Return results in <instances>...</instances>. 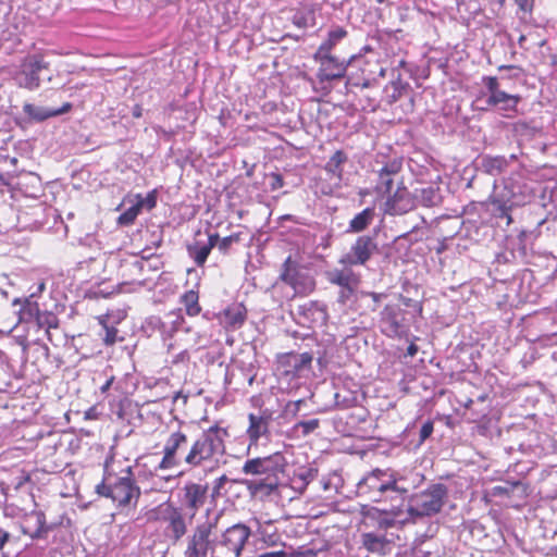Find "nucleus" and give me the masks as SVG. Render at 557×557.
Listing matches in <instances>:
<instances>
[{
	"mask_svg": "<svg viewBox=\"0 0 557 557\" xmlns=\"http://www.w3.org/2000/svg\"><path fill=\"white\" fill-rule=\"evenodd\" d=\"M239 242V234H232L230 236H226L224 238H220L219 237V242L216 244L218 246V249L222 252V253H227L231 246L234 244V243H238Z\"/></svg>",
	"mask_w": 557,
	"mask_h": 557,
	"instance_id": "nucleus-52",
	"label": "nucleus"
},
{
	"mask_svg": "<svg viewBox=\"0 0 557 557\" xmlns=\"http://www.w3.org/2000/svg\"><path fill=\"white\" fill-rule=\"evenodd\" d=\"M181 302L184 305L186 313L190 317L199 314L201 308L199 306L198 292L193 289L187 290L181 297Z\"/></svg>",
	"mask_w": 557,
	"mask_h": 557,
	"instance_id": "nucleus-38",
	"label": "nucleus"
},
{
	"mask_svg": "<svg viewBox=\"0 0 557 557\" xmlns=\"http://www.w3.org/2000/svg\"><path fill=\"white\" fill-rule=\"evenodd\" d=\"M162 319L161 317L151 315L146 319L144 323V330L149 335L152 336L153 334H159L160 327L162 326Z\"/></svg>",
	"mask_w": 557,
	"mask_h": 557,
	"instance_id": "nucleus-50",
	"label": "nucleus"
},
{
	"mask_svg": "<svg viewBox=\"0 0 557 557\" xmlns=\"http://www.w3.org/2000/svg\"><path fill=\"white\" fill-rule=\"evenodd\" d=\"M504 188L492 198L493 211L498 218H506L511 222L509 211L528 202L532 196V188L521 172H513L503 180Z\"/></svg>",
	"mask_w": 557,
	"mask_h": 557,
	"instance_id": "nucleus-4",
	"label": "nucleus"
},
{
	"mask_svg": "<svg viewBox=\"0 0 557 557\" xmlns=\"http://www.w3.org/2000/svg\"><path fill=\"white\" fill-rule=\"evenodd\" d=\"M295 315L297 323L307 327L322 326L329 318L326 306L318 300H308L297 306Z\"/></svg>",
	"mask_w": 557,
	"mask_h": 557,
	"instance_id": "nucleus-16",
	"label": "nucleus"
},
{
	"mask_svg": "<svg viewBox=\"0 0 557 557\" xmlns=\"http://www.w3.org/2000/svg\"><path fill=\"white\" fill-rule=\"evenodd\" d=\"M32 516L36 518L37 528H36V530L33 533L29 534V536L33 540L45 537V535L50 530L49 527H47V524H46V515H45V512L41 511V510L33 511Z\"/></svg>",
	"mask_w": 557,
	"mask_h": 557,
	"instance_id": "nucleus-42",
	"label": "nucleus"
},
{
	"mask_svg": "<svg viewBox=\"0 0 557 557\" xmlns=\"http://www.w3.org/2000/svg\"><path fill=\"white\" fill-rule=\"evenodd\" d=\"M185 324V319L181 312L171 311L162 319V326L160 327L159 335L163 341H168L173 335L182 330Z\"/></svg>",
	"mask_w": 557,
	"mask_h": 557,
	"instance_id": "nucleus-29",
	"label": "nucleus"
},
{
	"mask_svg": "<svg viewBox=\"0 0 557 557\" xmlns=\"http://www.w3.org/2000/svg\"><path fill=\"white\" fill-rule=\"evenodd\" d=\"M327 280L331 284L339 286V288L358 285L359 283L358 276L348 268L342 270L334 269L327 272Z\"/></svg>",
	"mask_w": 557,
	"mask_h": 557,
	"instance_id": "nucleus-31",
	"label": "nucleus"
},
{
	"mask_svg": "<svg viewBox=\"0 0 557 557\" xmlns=\"http://www.w3.org/2000/svg\"><path fill=\"white\" fill-rule=\"evenodd\" d=\"M36 293H32L29 297L23 300L22 308L20 310L21 320L25 322L33 321L36 315L41 311L39 305L34 300Z\"/></svg>",
	"mask_w": 557,
	"mask_h": 557,
	"instance_id": "nucleus-37",
	"label": "nucleus"
},
{
	"mask_svg": "<svg viewBox=\"0 0 557 557\" xmlns=\"http://www.w3.org/2000/svg\"><path fill=\"white\" fill-rule=\"evenodd\" d=\"M10 537L11 534L8 531L0 528V549L4 547V545L9 542Z\"/></svg>",
	"mask_w": 557,
	"mask_h": 557,
	"instance_id": "nucleus-60",
	"label": "nucleus"
},
{
	"mask_svg": "<svg viewBox=\"0 0 557 557\" xmlns=\"http://www.w3.org/2000/svg\"><path fill=\"white\" fill-rule=\"evenodd\" d=\"M34 321L40 329H45L48 336H50V329H57L59 326L58 317L50 311H40L35 317Z\"/></svg>",
	"mask_w": 557,
	"mask_h": 557,
	"instance_id": "nucleus-39",
	"label": "nucleus"
},
{
	"mask_svg": "<svg viewBox=\"0 0 557 557\" xmlns=\"http://www.w3.org/2000/svg\"><path fill=\"white\" fill-rule=\"evenodd\" d=\"M403 169V160L399 158L387 161L377 171L376 190L383 195H393V187L396 178Z\"/></svg>",
	"mask_w": 557,
	"mask_h": 557,
	"instance_id": "nucleus-17",
	"label": "nucleus"
},
{
	"mask_svg": "<svg viewBox=\"0 0 557 557\" xmlns=\"http://www.w3.org/2000/svg\"><path fill=\"white\" fill-rule=\"evenodd\" d=\"M387 206L395 214H403L416 207L414 196L411 197L406 187H398L393 195L387 198Z\"/></svg>",
	"mask_w": 557,
	"mask_h": 557,
	"instance_id": "nucleus-22",
	"label": "nucleus"
},
{
	"mask_svg": "<svg viewBox=\"0 0 557 557\" xmlns=\"http://www.w3.org/2000/svg\"><path fill=\"white\" fill-rule=\"evenodd\" d=\"M140 212L141 203L135 202L117 218V223L120 225L128 226L134 223Z\"/></svg>",
	"mask_w": 557,
	"mask_h": 557,
	"instance_id": "nucleus-43",
	"label": "nucleus"
},
{
	"mask_svg": "<svg viewBox=\"0 0 557 557\" xmlns=\"http://www.w3.org/2000/svg\"><path fill=\"white\" fill-rule=\"evenodd\" d=\"M392 479L394 483L391 484V491L383 492L380 496V503H389L388 511L394 516H403L405 512L407 513V505L411 495L409 494V488L403 484L404 478L396 471Z\"/></svg>",
	"mask_w": 557,
	"mask_h": 557,
	"instance_id": "nucleus-13",
	"label": "nucleus"
},
{
	"mask_svg": "<svg viewBox=\"0 0 557 557\" xmlns=\"http://www.w3.org/2000/svg\"><path fill=\"white\" fill-rule=\"evenodd\" d=\"M249 426L247 429V436L249 440L248 448L252 446H257L259 440L270 437V423H271V413L268 411H263L260 414L249 413L248 414Z\"/></svg>",
	"mask_w": 557,
	"mask_h": 557,
	"instance_id": "nucleus-18",
	"label": "nucleus"
},
{
	"mask_svg": "<svg viewBox=\"0 0 557 557\" xmlns=\"http://www.w3.org/2000/svg\"><path fill=\"white\" fill-rule=\"evenodd\" d=\"M246 315V308L242 304H234L221 312L220 321L225 327L237 330L244 324Z\"/></svg>",
	"mask_w": 557,
	"mask_h": 557,
	"instance_id": "nucleus-26",
	"label": "nucleus"
},
{
	"mask_svg": "<svg viewBox=\"0 0 557 557\" xmlns=\"http://www.w3.org/2000/svg\"><path fill=\"white\" fill-rule=\"evenodd\" d=\"M136 202L141 203V209L147 208L148 210L153 209L157 206V194L156 190L148 193L146 197H143L140 194L136 195Z\"/></svg>",
	"mask_w": 557,
	"mask_h": 557,
	"instance_id": "nucleus-51",
	"label": "nucleus"
},
{
	"mask_svg": "<svg viewBox=\"0 0 557 557\" xmlns=\"http://www.w3.org/2000/svg\"><path fill=\"white\" fill-rule=\"evenodd\" d=\"M433 431H434L433 421H431V420L425 421L420 429L418 445L423 444L432 435Z\"/></svg>",
	"mask_w": 557,
	"mask_h": 557,
	"instance_id": "nucleus-53",
	"label": "nucleus"
},
{
	"mask_svg": "<svg viewBox=\"0 0 557 557\" xmlns=\"http://www.w3.org/2000/svg\"><path fill=\"white\" fill-rule=\"evenodd\" d=\"M418 352V346L413 343H411L408 347H407V356H410V357H413L416 356V354Z\"/></svg>",
	"mask_w": 557,
	"mask_h": 557,
	"instance_id": "nucleus-64",
	"label": "nucleus"
},
{
	"mask_svg": "<svg viewBox=\"0 0 557 557\" xmlns=\"http://www.w3.org/2000/svg\"><path fill=\"white\" fill-rule=\"evenodd\" d=\"M375 210L374 208H366L361 212L357 213L349 222L347 232L360 233L364 231L374 220Z\"/></svg>",
	"mask_w": 557,
	"mask_h": 557,
	"instance_id": "nucleus-34",
	"label": "nucleus"
},
{
	"mask_svg": "<svg viewBox=\"0 0 557 557\" xmlns=\"http://www.w3.org/2000/svg\"><path fill=\"white\" fill-rule=\"evenodd\" d=\"M362 515L376 520L377 527L383 530L393 528L401 516H394L388 508L379 509L375 507H363Z\"/></svg>",
	"mask_w": 557,
	"mask_h": 557,
	"instance_id": "nucleus-28",
	"label": "nucleus"
},
{
	"mask_svg": "<svg viewBox=\"0 0 557 557\" xmlns=\"http://www.w3.org/2000/svg\"><path fill=\"white\" fill-rule=\"evenodd\" d=\"M394 472L392 469L375 468L371 470L357 483L358 495L374 503H380V496L383 492L391 491V484L394 483L392 479Z\"/></svg>",
	"mask_w": 557,
	"mask_h": 557,
	"instance_id": "nucleus-10",
	"label": "nucleus"
},
{
	"mask_svg": "<svg viewBox=\"0 0 557 557\" xmlns=\"http://www.w3.org/2000/svg\"><path fill=\"white\" fill-rule=\"evenodd\" d=\"M96 493L99 496L110 498L119 513L135 509L141 495L132 467L122 469L120 473L106 469L102 481L96 485Z\"/></svg>",
	"mask_w": 557,
	"mask_h": 557,
	"instance_id": "nucleus-2",
	"label": "nucleus"
},
{
	"mask_svg": "<svg viewBox=\"0 0 557 557\" xmlns=\"http://www.w3.org/2000/svg\"><path fill=\"white\" fill-rule=\"evenodd\" d=\"M187 434L182 430L172 432L163 446V457L158 466L161 470L178 467L184 462L178 456V451L187 446Z\"/></svg>",
	"mask_w": 557,
	"mask_h": 557,
	"instance_id": "nucleus-15",
	"label": "nucleus"
},
{
	"mask_svg": "<svg viewBox=\"0 0 557 557\" xmlns=\"http://www.w3.org/2000/svg\"><path fill=\"white\" fill-rule=\"evenodd\" d=\"M448 487L443 483H433L425 490L412 494L407 505L408 518L400 521L405 522L409 519L416 521L424 517H432L441 512L448 499Z\"/></svg>",
	"mask_w": 557,
	"mask_h": 557,
	"instance_id": "nucleus-6",
	"label": "nucleus"
},
{
	"mask_svg": "<svg viewBox=\"0 0 557 557\" xmlns=\"http://www.w3.org/2000/svg\"><path fill=\"white\" fill-rule=\"evenodd\" d=\"M72 109L70 102H65L59 109H50L45 107H38L33 103H24L23 112L33 121L44 122L50 117L59 116L67 113Z\"/></svg>",
	"mask_w": 557,
	"mask_h": 557,
	"instance_id": "nucleus-23",
	"label": "nucleus"
},
{
	"mask_svg": "<svg viewBox=\"0 0 557 557\" xmlns=\"http://www.w3.org/2000/svg\"><path fill=\"white\" fill-rule=\"evenodd\" d=\"M348 161V156L343 150H336L324 165L325 172L331 180H335V186L341 187L344 178V164Z\"/></svg>",
	"mask_w": 557,
	"mask_h": 557,
	"instance_id": "nucleus-25",
	"label": "nucleus"
},
{
	"mask_svg": "<svg viewBox=\"0 0 557 557\" xmlns=\"http://www.w3.org/2000/svg\"><path fill=\"white\" fill-rule=\"evenodd\" d=\"M114 382V376L111 375L110 377L107 379V381L100 386V392L102 394H106L112 386Z\"/></svg>",
	"mask_w": 557,
	"mask_h": 557,
	"instance_id": "nucleus-62",
	"label": "nucleus"
},
{
	"mask_svg": "<svg viewBox=\"0 0 557 557\" xmlns=\"http://www.w3.org/2000/svg\"><path fill=\"white\" fill-rule=\"evenodd\" d=\"M535 0H515L519 9L524 13H531L534 7Z\"/></svg>",
	"mask_w": 557,
	"mask_h": 557,
	"instance_id": "nucleus-58",
	"label": "nucleus"
},
{
	"mask_svg": "<svg viewBox=\"0 0 557 557\" xmlns=\"http://www.w3.org/2000/svg\"><path fill=\"white\" fill-rule=\"evenodd\" d=\"M359 296H360V299L370 297L371 298V304H369L367 306V308L371 312H375L379 309L381 301L386 297V294L361 290V292H359Z\"/></svg>",
	"mask_w": 557,
	"mask_h": 557,
	"instance_id": "nucleus-47",
	"label": "nucleus"
},
{
	"mask_svg": "<svg viewBox=\"0 0 557 557\" xmlns=\"http://www.w3.org/2000/svg\"><path fill=\"white\" fill-rule=\"evenodd\" d=\"M516 160V154L509 157L485 154L481 157L480 169L491 176H498L508 169L510 162Z\"/></svg>",
	"mask_w": 557,
	"mask_h": 557,
	"instance_id": "nucleus-21",
	"label": "nucleus"
},
{
	"mask_svg": "<svg viewBox=\"0 0 557 557\" xmlns=\"http://www.w3.org/2000/svg\"><path fill=\"white\" fill-rule=\"evenodd\" d=\"M251 530L244 523L228 527L213 540L212 557H240Z\"/></svg>",
	"mask_w": 557,
	"mask_h": 557,
	"instance_id": "nucleus-8",
	"label": "nucleus"
},
{
	"mask_svg": "<svg viewBox=\"0 0 557 557\" xmlns=\"http://www.w3.org/2000/svg\"><path fill=\"white\" fill-rule=\"evenodd\" d=\"M482 84L485 90L481 92V98L486 109L497 110L505 117H511L518 112V104L522 100L520 95L509 94L502 89L500 82L496 76H483Z\"/></svg>",
	"mask_w": 557,
	"mask_h": 557,
	"instance_id": "nucleus-7",
	"label": "nucleus"
},
{
	"mask_svg": "<svg viewBox=\"0 0 557 557\" xmlns=\"http://www.w3.org/2000/svg\"><path fill=\"white\" fill-rule=\"evenodd\" d=\"M363 547L370 552L380 555L385 554V549L388 546V541L383 535L369 532L361 535Z\"/></svg>",
	"mask_w": 557,
	"mask_h": 557,
	"instance_id": "nucleus-35",
	"label": "nucleus"
},
{
	"mask_svg": "<svg viewBox=\"0 0 557 557\" xmlns=\"http://www.w3.org/2000/svg\"><path fill=\"white\" fill-rule=\"evenodd\" d=\"M389 88L392 92L387 95V102L393 104L401 98L403 94L409 88V84L397 78L391 82V84L385 87V90L388 91Z\"/></svg>",
	"mask_w": 557,
	"mask_h": 557,
	"instance_id": "nucleus-40",
	"label": "nucleus"
},
{
	"mask_svg": "<svg viewBox=\"0 0 557 557\" xmlns=\"http://www.w3.org/2000/svg\"><path fill=\"white\" fill-rule=\"evenodd\" d=\"M356 287L357 285L341 287L337 296L338 304L348 306L356 300H360L359 292L356 290Z\"/></svg>",
	"mask_w": 557,
	"mask_h": 557,
	"instance_id": "nucleus-41",
	"label": "nucleus"
},
{
	"mask_svg": "<svg viewBox=\"0 0 557 557\" xmlns=\"http://www.w3.org/2000/svg\"><path fill=\"white\" fill-rule=\"evenodd\" d=\"M293 288L296 293L308 294L315 288V282L311 276L302 274L301 278H299L298 286H293Z\"/></svg>",
	"mask_w": 557,
	"mask_h": 557,
	"instance_id": "nucleus-48",
	"label": "nucleus"
},
{
	"mask_svg": "<svg viewBox=\"0 0 557 557\" xmlns=\"http://www.w3.org/2000/svg\"><path fill=\"white\" fill-rule=\"evenodd\" d=\"M227 436L226 429L219 425L205 430L183 458L184 463L190 468H209L210 470L219 468L223 463Z\"/></svg>",
	"mask_w": 557,
	"mask_h": 557,
	"instance_id": "nucleus-3",
	"label": "nucleus"
},
{
	"mask_svg": "<svg viewBox=\"0 0 557 557\" xmlns=\"http://www.w3.org/2000/svg\"><path fill=\"white\" fill-rule=\"evenodd\" d=\"M414 199L417 203L423 207H436L442 202V195L440 188L428 186L423 188H417L414 190Z\"/></svg>",
	"mask_w": 557,
	"mask_h": 557,
	"instance_id": "nucleus-30",
	"label": "nucleus"
},
{
	"mask_svg": "<svg viewBox=\"0 0 557 557\" xmlns=\"http://www.w3.org/2000/svg\"><path fill=\"white\" fill-rule=\"evenodd\" d=\"M347 70V63L338 61L335 57L322 63L318 71V78L320 82H331L343 78Z\"/></svg>",
	"mask_w": 557,
	"mask_h": 557,
	"instance_id": "nucleus-27",
	"label": "nucleus"
},
{
	"mask_svg": "<svg viewBox=\"0 0 557 557\" xmlns=\"http://www.w3.org/2000/svg\"><path fill=\"white\" fill-rule=\"evenodd\" d=\"M301 273L298 270L297 263L292 260V257H287L282 265L281 280L293 286H298L299 278H301Z\"/></svg>",
	"mask_w": 557,
	"mask_h": 557,
	"instance_id": "nucleus-36",
	"label": "nucleus"
},
{
	"mask_svg": "<svg viewBox=\"0 0 557 557\" xmlns=\"http://www.w3.org/2000/svg\"><path fill=\"white\" fill-rule=\"evenodd\" d=\"M403 302L406 307H414L419 312L422 311V306L419 302H413L412 299L403 297Z\"/></svg>",
	"mask_w": 557,
	"mask_h": 557,
	"instance_id": "nucleus-61",
	"label": "nucleus"
},
{
	"mask_svg": "<svg viewBox=\"0 0 557 557\" xmlns=\"http://www.w3.org/2000/svg\"><path fill=\"white\" fill-rule=\"evenodd\" d=\"M184 491V504L186 509L191 513L189 520H193L196 512L205 505L208 497L209 486L208 484H200L195 482L186 483L183 487Z\"/></svg>",
	"mask_w": 557,
	"mask_h": 557,
	"instance_id": "nucleus-19",
	"label": "nucleus"
},
{
	"mask_svg": "<svg viewBox=\"0 0 557 557\" xmlns=\"http://www.w3.org/2000/svg\"><path fill=\"white\" fill-rule=\"evenodd\" d=\"M259 557H288V555L284 550H277L261 554Z\"/></svg>",
	"mask_w": 557,
	"mask_h": 557,
	"instance_id": "nucleus-63",
	"label": "nucleus"
},
{
	"mask_svg": "<svg viewBox=\"0 0 557 557\" xmlns=\"http://www.w3.org/2000/svg\"><path fill=\"white\" fill-rule=\"evenodd\" d=\"M286 466L287 460L281 451L246 460L242 471L256 476L245 482L247 490L252 495H271L280 486Z\"/></svg>",
	"mask_w": 557,
	"mask_h": 557,
	"instance_id": "nucleus-1",
	"label": "nucleus"
},
{
	"mask_svg": "<svg viewBox=\"0 0 557 557\" xmlns=\"http://www.w3.org/2000/svg\"><path fill=\"white\" fill-rule=\"evenodd\" d=\"M405 310L397 304H387L380 312L379 327L388 337H399L406 331Z\"/></svg>",
	"mask_w": 557,
	"mask_h": 557,
	"instance_id": "nucleus-14",
	"label": "nucleus"
},
{
	"mask_svg": "<svg viewBox=\"0 0 557 557\" xmlns=\"http://www.w3.org/2000/svg\"><path fill=\"white\" fill-rule=\"evenodd\" d=\"M347 36V30L341 26L331 29L327 38L322 42L330 51Z\"/></svg>",
	"mask_w": 557,
	"mask_h": 557,
	"instance_id": "nucleus-44",
	"label": "nucleus"
},
{
	"mask_svg": "<svg viewBox=\"0 0 557 557\" xmlns=\"http://www.w3.org/2000/svg\"><path fill=\"white\" fill-rule=\"evenodd\" d=\"M494 497H519L525 498L529 495V485L523 481H505L504 485H495L491 488Z\"/></svg>",
	"mask_w": 557,
	"mask_h": 557,
	"instance_id": "nucleus-24",
	"label": "nucleus"
},
{
	"mask_svg": "<svg viewBox=\"0 0 557 557\" xmlns=\"http://www.w3.org/2000/svg\"><path fill=\"white\" fill-rule=\"evenodd\" d=\"M220 518L221 513H218L195 527L187 537L184 557H207L209 552L212 554L213 540H210V535L216 529Z\"/></svg>",
	"mask_w": 557,
	"mask_h": 557,
	"instance_id": "nucleus-9",
	"label": "nucleus"
},
{
	"mask_svg": "<svg viewBox=\"0 0 557 557\" xmlns=\"http://www.w3.org/2000/svg\"><path fill=\"white\" fill-rule=\"evenodd\" d=\"M149 522H156L162 530V536L165 541L176 544L188 531L191 520L186 517L183 508L175 506L172 502H164L147 513Z\"/></svg>",
	"mask_w": 557,
	"mask_h": 557,
	"instance_id": "nucleus-5",
	"label": "nucleus"
},
{
	"mask_svg": "<svg viewBox=\"0 0 557 557\" xmlns=\"http://www.w3.org/2000/svg\"><path fill=\"white\" fill-rule=\"evenodd\" d=\"M219 242V234L212 233L208 235L207 242L195 240L188 244L186 249L189 258L194 260L197 267H203L211 250Z\"/></svg>",
	"mask_w": 557,
	"mask_h": 557,
	"instance_id": "nucleus-20",
	"label": "nucleus"
},
{
	"mask_svg": "<svg viewBox=\"0 0 557 557\" xmlns=\"http://www.w3.org/2000/svg\"><path fill=\"white\" fill-rule=\"evenodd\" d=\"M189 360V354L188 351L185 349V350H182L180 354H177L174 359H173V363H178V362H184V361H187Z\"/></svg>",
	"mask_w": 557,
	"mask_h": 557,
	"instance_id": "nucleus-59",
	"label": "nucleus"
},
{
	"mask_svg": "<svg viewBox=\"0 0 557 557\" xmlns=\"http://www.w3.org/2000/svg\"><path fill=\"white\" fill-rule=\"evenodd\" d=\"M228 481V478L223 474L214 480L213 487L211 491V498L216 499L221 495V488L225 485V483Z\"/></svg>",
	"mask_w": 557,
	"mask_h": 557,
	"instance_id": "nucleus-55",
	"label": "nucleus"
},
{
	"mask_svg": "<svg viewBox=\"0 0 557 557\" xmlns=\"http://www.w3.org/2000/svg\"><path fill=\"white\" fill-rule=\"evenodd\" d=\"M48 67V63L37 55H30L23 60L14 79L18 87L35 90L40 86V72Z\"/></svg>",
	"mask_w": 557,
	"mask_h": 557,
	"instance_id": "nucleus-12",
	"label": "nucleus"
},
{
	"mask_svg": "<svg viewBox=\"0 0 557 557\" xmlns=\"http://www.w3.org/2000/svg\"><path fill=\"white\" fill-rule=\"evenodd\" d=\"M117 342V330L114 326H104L103 343L111 346Z\"/></svg>",
	"mask_w": 557,
	"mask_h": 557,
	"instance_id": "nucleus-56",
	"label": "nucleus"
},
{
	"mask_svg": "<svg viewBox=\"0 0 557 557\" xmlns=\"http://www.w3.org/2000/svg\"><path fill=\"white\" fill-rule=\"evenodd\" d=\"M268 177L270 180L269 185L272 191L277 190L284 186V180L281 174L273 172L270 173Z\"/></svg>",
	"mask_w": 557,
	"mask_h": 557,
	"instance_id": "nucleus-57",
	"label": "nucleus"
},
{
	"mask_svg": "<svg viewBox=\"0 0 557 557\" xmlns=\"http://www.w3.org/2000/svg\"><path fill=\"white\" fill-rule=\"evenodd\" d=\"M318 476V469L311 466L299 467L295 470L292 483L293 487L299 492H304L308 484Z\"/></svg>",
	"mask_w": 557,
	"mask_h": 557,
	"instance_id": "nucleus-32",
	"label": "nucleus"
},
{
	"mask_svg": "<svg viewBox=\"0 0 557 557\" xmlns=\"http://www.w3.org/2000/svg\"><path fill=\"white\" fill-rule=\"evenodd\" d=\"M379 251V245L374 236H358L350 246L348 252L338 260L344 267L366 265L367 262Z\"/></svg>",
	"mask_w": 557,
	"mask_h": 557,
	"instance_id": "nucleus-11",
	"label": "nucleus"
},
{
	"mask_svg": "<svg viewBox=\"0 0 557 557\" xmlns=\"http://www.w3.org/2000/svg\"><path fill=\"white\" fill-rule=\"evenodd\" d=\"M333 57L334 55L331 54V51L323 44L319 46L313 55L314 60L318 61L320 65H322V63H326V61L331 60Z\"/></svg>",
	"mask_w": 557,
	"mask_h": 557,
	"instance_id": "nucleus-54",
	"label": "nucleus"
},
{
	"mask_svg": "<svg viewBox=\"0 0 557 557\" xmlns=\"http://www.w3.org/2000/svg\"><path fill=\"white\" fill-rule=\"evenodd\" d=\"M162 319L161 317L151 315L146 319L144 323V330L149 335L152 336L153 334H159L160 327L162 326Z\"/></svg>",
	"mask_w": 557,
	"mask_h": 557,
	"instance_id": "nucleus-49",
	"label": "nucleus"
},
{
	"mask_svg": "<svg viewBox=\"0 0 557 557\" xmlns=\"http://www.w3.org/2000/svg\"><path fill=\"white\" fill-rule=\"evenodd\" d=\"M320 426L319 419L301 420L294 425L296 432H300L302 436H308Z\"/></svg>",
	"mask_w": 557,
	"mask_h": 557,
	"instance_id": "nucleus-45",
	"label": "nucleus"
},
{
	"mask_svg": "<svg viewBox=\"0 0 557 557\" xmlns=\"http://www.w3.org/2000/svg\"><path fill=\"white\" fill-rule=\"evenodd\" d=\"M313 356L310 352H302L290 356V362L296 371L308 368L312 362Z\"/></svg>",
	"mask_w": 557,
	"mask_h": 557,
	"instance_id": "nucleus-46",
	"label": "nucleus"
},
{
	"mask_svg": "<svg viewBox=\"0 0 557 557\" xmlns=\"http://www.w3.org/2000/svg\"><path fill=\"white\" fill-rule=\"evenodd\" d=\"M359 403V392L346 387L338 388L334 394V406L337 409L345 410L357 406Z\"/></svg>",
	"mask_w": 557,
	"mask_h": 557,
	"instance_id": "nucleus-33",
	"label": "nucleus"
}]
</instances>
